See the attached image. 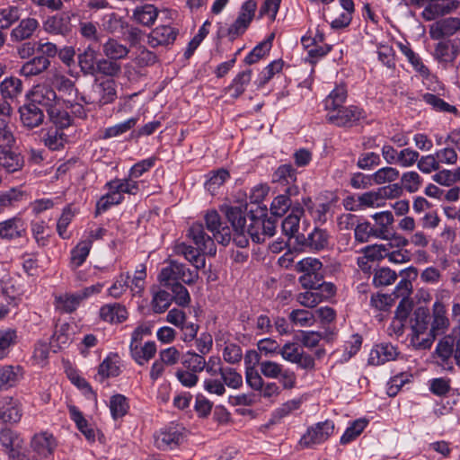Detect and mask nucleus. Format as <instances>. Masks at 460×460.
<instances>
[{
  "instance_id": "f257e3e1",
  "label": "nucleus",
  "mask_w": 460,
  "mask_h": 460,
  "mask_svg": "<svg viewBox=\"0 0 460 460\" xmlns=\"http://www.w3.org/2000/svg\"><path fill=\"white\" fill-rule=\"evenodd\" d=\"M188 235L196 247L181 243L176 245L175 252L184 256L195 268L203 269L206 265L204 255L214 256L217 252L216 240L213 235L206 233L200 223H194L190 227Z\"/></svg>"
},
{
  "instance_id": "f03ea898",
  "label": "nucleus",
  "mask_w": 460,
  "mask_h": 460,
  "mask_svg": "<svg viewBox=\"0 0 460 460\" xmlns=\"http://www.w3.org/2000/svg\"><path fill=\"white\" fill-rule=\"evenodd\" d=\"M34 101L47 109L51 125L42 128V140L50 150L58 149V109L57 93L53 86L44 84L37 86L34 93Z\"/></svg>"
},
{
  "instance_id": "7ed1b4c3",
  "label": "nucleus",
  "mask_w": 460,
  "mask_h": 460,
  "mask_svg": "<svg viewBox=\"0 0 460 460\" xmlns=\"http://www.w3.org/2000/svg\"><path fill=\"white\" fill-rule=\"evenodd\" d=\"M430 315L429 310L424 307L417 308L411 319V342L418 349H428L433 343L434 335L431 333L429 325Z\"/></svg>"
},
{
  "instance_id": "20e7f679",
  "label": "nucleus",
  "mask_w": 460,
  "mask_h": 460,
  "mask_svg": "<svg viewBox=\"0 0 460 460\" xmlns=\"http://www.w3.org/2000/svg\"><path fill=\"white\" fill-rule=\"evenodd\" d=\"M199 269L195 268L191 270L185 264L176 261H171L169 265L163 268L158 279L160 282L166 287L170 284L179 282L180 280L187 285L194 284L199 279Z\"/></svg>"
},
{
  "instance_id": "39448f33",
  "label": "nucleus",
  "mask_w": 460,
  "mask_h": 460,
  "mask_svg": "<svg viewBox=\"0 0 460 460\" xmlns=\"http://www.w3.org/2000/svg\"><path fill=\"white\" fill-rule=\"evenodd\" d=\"M260 372L267 378L279 379L283 389L290 390L296 385V376L295 372L284 368L283 365L276 361L262 360L260 363Z\"/></svg>"
},
{
  "instance_id": "423d86ee",
  "label": "nucleus",
  "mask_w": 460,
  "mask_h": 460,
  "mask_svg": "<svg viewBox=\"0 0 460 460\" xmlns=\"http://www.w3.org/2000/svg\"><path fill=\"white\" fill-rule=\"evenodd\" d=\"M334 423L326 420L310 426L299 440L301 447L310 448L325 442L334 432Z\"/></svg>"
},
{
  "instance_id": "0eeeda50",
  "label": "nucleus",
  "mask_w": 460,
  "mask_h": 460,
  "mask_svg": "<svg viewBox=\"0 0 460 460\" xmlns=\"http://www.w3.org/2000/svg\"><path fill=\"white\" fill-rule=\"evenodd\" d=\"M250 224L246 227L247 234L256 243H262L267 238L274 235L276 231L275 220L267 216L257 217L253 214L249 216Z\"/></svg>"
},
{
  "instance_id": "6e6552de",
  "label": "nucleus",
  "mask_w": 460,
  "mask_h": 460,
  "mask_svg": "<svg viewBox=\"0 0 460 460\" xmlns=\"http://www.w3.org/2000/svg\"><path fill=\"white\" fill-rule=\"evenodd\" d=\"M279 354L288 362L297 365L305 370H314L315 367L314 358L305 353L303 348L296 342H287L280 347Z\"/></svg>"
},
{
  "instance_id": "1a4fd4ad",
  "label": "nucleus",
  "mask_w": 460,
  "mask_h": 460,
  "mask_svg": "<svg viewBox=\"0 0 460 460\" xmlns=\"http://www.w3.org/2000/svg\"><path fill=\"white\" fill-rule=\"evenodd\" d=\"M372 218L376 222L375 237L382 240H392L397 241V244L401 246H406L409 243V240L406 238L396 235L391 231V226L394 223V216L390 211H383L376 213L372 216Z\"/></svg>"
},
{
  "instance_id": "9d476101",
  "label": "nucleus",
  "mask_w": 460,
  "mask_h": 460,
  "mask_svg": "<svg viewBox=\"0 0 460 460\" xmlns=\"http://www.w3.org/2000/svg\"><path fill=\"white\" fill-rule=\"evenodd\" d=\"M257 3L254 0H247L242 4L236 20L227 30L230 40L244 33L255 15Z\"/></svg>"
},
{
  "instance_id": "9b49d317",
  "label": "nucleus",
  "mask_w": 460,
  "mask_h": 460,
  "mask_svg": "<svg viewBox=\"0 0 460 460\" xmlns=\"http://www.w3.org/2000/svg\"><path fill=\"white\" fill-rule=\"evenodd\" d=\"M436 352L443 361L453 356L456 365L460 367V327L454 328L450 334L438 343Z\"/></svg>"
},
{
  "instance_id": "f8f14e48",
  "label": "nucleus",
  "mask_w": 460,
  "mask_h": 460,
  "mask_svg": "<svg viewBox=\"0 0 460 460\" xmlns=\"http://www.w3.org/2000/svg\"><path fill=\"white\" fill-rule=\"evenodd\" d=\"M116 98L117 85L115 81L106 79L93 85L92 92L88 95V102L103 106L113 102Z\"/></svg>"
},
{
  "instance_id": "ddd939ff",
  "label": "nucleus",
  "mask_w": 460,
  "mask_h": 460,
  "mask_svg": "<svg viewBox=\"0 0 460 460\" xmlns=\"http://www.w3.org/2000/svg\"><path fill=\"white\" fill-rule=\"evenodd\" d=\"M364 117L361 109L356 106L341 107L334 112L328 113L327 119L338 127H351Z\"/></svg>"
},
{
  "instance_id": "4468645a",
  "label": "nucleus",
  "mask_w": 460,
  "mask_h": 460,
  "mask_svg": "<svg viewBox=\"0 0 460 460\" xmlns=\"http://www.w3.org/2000/svg\"><path fill=\"white\" fill-rule=\"evenodd\" d=\"M206 228L214 236L215 240L223 245H227L231 239V231L228 226H222L220 216L216 210L208 211L205 216Z\"/></svg>"
},
{
  "instance_id": "2eb2a0df",
  "label": "nucleus",
  "mask_w": 460,
  "mask_h": 460,
  "mask_svg": "<svg viewBox=\"0 0 460 460\" xmlns=\"http://www.w3.org/2000/svg\"><path fill=\"white\" fill-rule=\"evenodd\" d=\"M22 416L21 402L12 396H4L0 399V422L15 424Z\"/></svg>"
},
{
  "instance_id": "dca6fc26",
  "label": "nucleus",
  "mask_w": 460,
  "mask_h": 460,
  "mask_svg": "<svg viewBox=\"0 0 460 460\" xmlns=\"http://www.w3.org/2000/svg\"><path fill=\"white\" fill-rule=\"evenodd\" d=\"M273 181L284 188L288 195H297L298 187L296 185V172L291 164L280 165L273 173Z\"/></svg>"
},
{
  "instance_id": "f3484780",
  "label": "nucleus",
  "mask_w": 460,
  "mask_h": 460,
  "mask_svg": "<svg viewBox=\"0 0 460 460\" xmlns=\"http://www.w3.org/2000/svg\"><path fill=\"white\" fill-rule=\"evenodd\" d=\"M460 31V19L448 17L436 21L429 26V35L432 40H441L450 37Z\"/></svg>"
},
{
  "instance_id": "a211bd4d",
  "label": "nucleus",
  "mask_w": 460,
  "mask_h": 460,
  "mask_svg": "<svg viewBox=\"0 0 460 460\" xmlns=\"http://www.w3.org/2000/svg\"><path fill=\"white\" fill-rule=\"evenodd\" d=\"M459 2L456 0H430L424 7L422 17L426 21H432L458 8Z\"/></svg>"
},
{
  "instance_id": "6ab92c4d",
  "label": "nucleus",
  "mask_w": 460,
  "mask_h": 460,
  "mask_svg": "<svg viewBox=\"0 0 460 460\" xmlns=\"http://www.w3.org/2000/svg\"><path fill=\"white\" fill-rule=\"evenodd\" d=\"M0 444L10 458L19 460L23 440L16 431L3 429L0 432Z\"/></svg>"
},
{
  "instance_id": "aec40b11",
  "label": "nucleus",
  "mask_w": 460,
  "mask_h": 460,
  "mask_svg": "<svg viewBox=\"0 0 460 460\" xmlns=\"http://www.w3.org/2000/svg\"><path fill=\"white\" fill-rule=\"evenodd\" d=\"M330 235L324 229L315 227L312 233L305 238L303 234L296 236V242L305 248L313 251H321L329 244Z\"/></svg>"
},
{
  "instance_id": "412c9836",
  "label": "nucleus",
  "mask_w": 460,
  "mask_h": 460,
  "mask_svg": "<svg viewBox=\"0 0 460 460\" xmlns=\"http://www.w3.org/2000/svg\"><path fill=\"white\" fill-rule=\"evenodd\" d=\"M182 440V433L178 427L161 429L155 435V445L160 450L172 449Z\"/></svg>"
},
{
  "instance_id": "4be33fe9",
  "label": "nucleus",
  "mask_w": 460,
  "mask_h": 460,
  "mask_svg": "<svg viewBox=\"0 0 460 460\" xmlns=\"http://www.w3.org/2000/svg\"><path fill=\"white\" fill-rule=\"evenodd\" d=\"M177 34L178 31L171 26H158L148 35V44L152 48L172 44L176 40Z\"/></svg>"
},
{
  "instance_id": "5701e85b",
  "label": "nucleus",
  "mask_w": 460,
  "mask_h": 460,
  "mask_svg": "<svg viewBox=\"0 0 460 460\" xmlns=\"http://www.w3.org/2000/svg\"><path fill=\"white\" fill-rule=\"evenodd\" d=\"M398 355L397 349L391 343L376 345L369 353L368 363L373 366L383 365L394 360Z\"/></svg>"
},
{
  "instance_id": "b1692460",
  "label": "nucleus",
  "mask_w": 460,
  "mask_h": 460,
  "mask_svg": "<svg viewBox=\"0 0 460 460\" xmlns=\"http://www.w3.org/2000/svg\"><path fill=\"white\" fill-rule=\"evenodd\" d=\"M22 376L19 366L4 365L0 367V392L14 387Z\"/></svg>"
},
{
  "instance_id": "393cba45",
  "label": "nucleus",
  "mask_w": 460,
  "mask_h": 460,
  "mask_svg": "<svg viewBox=\"0 0 460 460\" xmlns=\"http://www.w3.org/2000/svg\"><path fill=\"white\" fill-rule=\"evenodd\" d=\"M32 449L41 457L53 455L55 448V438L48 432H41L33 437L31 440Z\"/></svg>"
},
{
  "instance_id": "a878e982",
  "label": "nucleus",
  "mask_w": 460,
  "mask_h": 460,
  "mask_svg": "<svg viewBox=\"0 0 460 460\" xmlns=\"http://www.w3.org/2000/svg\"><path fill=\"white\" fill-rule=\"evenodd\" d=\"M100 317L111 323H119L128 318V312L126 307L119 303L107 304L101 307Z\"/></svg>"
},
{
  "instance_id": "bb28decb",
  "label": "nucleus",
  "mask_w": 460,
  "mask_h": 460,
  "mask_svg": "<svg viewBox=\"0 0 460 460\" xmlns=\"http://www.w3.org/2000/svg\"><path fill=\"white\" fill-rule=\"evenodd\" d=\"M157 16V8L154 4H145L134 9L131 19L143 26L149 27L154 24Z\"/></svg>"
},
{
  "instance_id": "cd10ccee",
  "label": "nucleus",
  "mask_w": 460,
  "mask_h": 460,
  "mask_svg": "<svg viewBox=\"0 0 460 460\" xmlns=\"http://www.w3.org/2000/svg\"><path fill=\"white\" fill-rule=\"evenodd\" d=\"M102 51L104 57L115 60L124 59L130 52L129 47L120 43L115 38H109L102 45Z\"/></svg>"
},
{
  "instance_id": "c85d7f7f",
  "label": "nucleus",
  "mask_w": 460,
  "mask_h": 460,
  "mask_svg": "<svg viewBox=\"0 0 460 460\" xmlns=\"http://www.w3.org/2000/svg\"><path fill=\"white\" fill-rule=\"evenodd\" d=\"M458 52L453 41L441 40L435 46L433 56L440 63H451L456 58Z\"/></svg>"
},
{
  "instance_id": "c756f323",
  "label": "nucleus",
  "mask_w": 460,
  "mask_h": 460,
  "mask_svg": "<svg viewBox=\"0 0 460 460\" xmlns=\"http://www.w3.org/2000/svg\"><path fill=\"white\" fill-rule=\"evenodd\" d=\"M23 164V159L19 154L11 151V148H1L0 166L4 168L6 172L12 173L20 171Z\"/></svg>"
},
{
  "instance_id": "7c9ffc66",
  "label": "nucleus",
  "mask_w": 460,
  "mask_h": 460,
  "mask_svg": "<svg viewBox=\"0 0 460 460\" xmlns=\"http://www.w3.org/2000/svg\"><path fill=\"white\" fill-rule=\"evenodd\" d=\"M20 116L22 124L28 128L39 126L43 119L41 110L35 103H28L20 108Z\"/></svg>"
},
{
  "instance_id": "2f4dec72",
  "label": "nucleus",
  "mask_w": 460,
  "mask_h": 460,
  "mask_svg": "<svg viewBox=\"0 0 460 460\" xmlns=\"http://www.w3.org/2000/svg\"><path fill=\"white\" fill-rule=\"evenodd\" d=\"M401 275H405L406 278L401 279L396 285L394 295L396 297H402V300H406L412 290L411 281L408 279H415L418 276V270L415 267H409L400 272Z\"/></svg>"
},
{
  "instance_id": "473e14b6",
  "label": "nucleus",
  "mask_w": 460,
  "mask_h": 460,
  "mask_svg": "<svg viewBox=\"0 0 460 460\" xmlns=\"http://www.w3.org/2000/svg\"><path fill=\"white\" fill-rule=\"evenodd\" d=\"M304 208L295 207L291 213L282 221V231L288 238L296 237L299 228L300 218L304 214Z\"/></svg>"
},
{
  "instance_id": "72a5a7b5",
  "label": "nucleus",
  "mask_w": 460,
  "mask_h": 460,
  "mask_svg": "<svg viewBox=\"0 0 460 460\" xmlns=\"http://www.w3.org/2000/svg\"><path fill=\"white\" fill-rule=\"evenodd\" d=\"M446 314L445 305L440 302H436L433 305V321L430 327V332L434 337L448 327L449 320Z\"/></svg>"
},
{
  "instance_id": "f704fd0d",
  "label": "nucleus",
  "mask_w": 460,
  "mask_h": 460,
  "mask_svg": "<svg viewBox=\"0 0 460 460\" xmlns=\"http://www.w3.org/2000/svg\"><path fill=\"white\" fill-rule=\"evenodd\" d=\"M252 79V70L247 69L245 71L238 73L233 79L230 85L226 88V92L229 93L230 95L236 99L242 95L246 86L250 84Z\"/></svg>"
},
{
  "instance_id": "c9c22d12",
  "label": "nucleus",
  "mask_w": 460,
  "mask_h": 460,
  "mask_svg": "<svg viewBox=\"0 0 460 460\" xmlns=\"http://www.w3.org/2000/svg\"><path fill=\"white\" fill-rule=\"evenodd\" d=\"M385 199L379 188L376 190L365 192L358 197L356 208H350V210H358L366 208H379L385 205Z\"/></svg>"
},
{
  "instance_id": "e433bc0d",
  "label": "nucleus",
  "mask_w": 460,
  "mask_h": 460,
  "mask_svg": "<svg viewBox=\"0 0 460 460\" xmlns=\"http://www.w3.org/2000/svg\"><path fill=\"white\" fill-rule=\"evenodd\" d=\"M38 22L34 18H26L13 29L11 37L15 41H22L30 38L38 28Z\"/></svg>"
},
{
  "instance_id": "4c0bfd02",
  "label": "nucleus",
  "mask_w": 460,
  "mask_h": 460,
  "mask_svg": "<svg viewBox=\"0 0 460 460\" xmlns=\"http://www.w3.org/2000/svg\"><path fill=\"white\" fill-rule=\"evenodd\" d=\"M132 358L138 365H144L156 353V345L154 341L146 342L144 346L138 345L129 346Z\"/></svg>"
},
{
  "instance_id": "58836bf2",
  "label": "nucleus",
  "mask_w": 460,
  "mask_h": 460,
  "mask_svg": "<svg viewBox=\"0 0 460 460\" xmlns=\"http://www.w3.org/2000/svg\"><path fill=\"white\" fill-rule=\"evenodd\" d=\"M24 232L21 219L13 217L0 222V238L14 239L21 237Z\"/></svg>"
},
{
  "instance_id": "ea45409f",
  "label": "nucleus",
  "mask_w": 460,
  "mask_h": 460,
  "mask_svg": "<svg viewBox=\"0 0 460 460\" xmlns=\"http://www.w3.org/2000/svg\"><path fill=\"white\" fill-rule=\"evenodd\" d=\"M22 92V82L17 77H7L0 84V93L4 99L13 100L21 95Z\"/></svg>"
},
{
  "instance_id": "a19ab883",
  "label": "nucleus",
  "mask_w": 460,
  "mask_h": 460,
  "mask_svg": "<svg viewBox=\"0 0 460 460\" xmlns=\"http://www.w3.org/2000/svg\"><path fill=\"white\" fill-rule=\"evenodd\" d=\"M303 203L314 222L324 224L327 221V213L330 209L329 204H314L310 198L303 199Z\"/></svg>"
},
{
  "instance_id": "79ce46f5",
  "label": "nucleus",
  "mask_w": 460,
  "mask_h": 460,
  "mask_svg": "<svg viewBox=\"0 0 460 460\" xmlns=\"http://www.w3.org/2000/svg\"><path fill=\"white\" fill-rule=\"evenodd\" d=\"M347 98V90L343 85L336 86L324 100V106L329 113L342 107Z\"/></svg>"
},
{
  "instance_id": "37998d69",
  "label": "nucleus",
  "mask_w": 460,
  "mask_h": 460,
  "mask_svg": "<svg viewBox=\"0 0 460 460\" xmlns=\"http://www.w3.org/2000/svg\"><path fill=\"white\" fill-rule=\"evenodd\" d=\"M396 279V272L389 267H378L373 270V285L376 288L392 285Z\"/></svg>"
},
{
  "instance_id": "c03bdc74",
  "label": "nucleus",
  "mask_w": 460,
  "mask_h": 460,
  "mask_svg": "<svg viewBox=\"0 0 460 460\" xmlns=\"http://www.w3.org/2000/svg\"><path fill=\"white\" fill-rule=\"evenodd\" d=\"M181 364L186 369L195 373L203 371L206 367V359L204 355L193 351H188L181 358Z\"/></svg>"
},
{
  "instance_id": "a18cd8bd",
  "label": "nucleus",
  "mask_w": 460,
  "mask_h": 460,
  "mask_svg": "<svg viewBox=\"0 0 460 460\" xmlns=\"http://www.w3.org/2000/svg\"><path fill=\"white\" fill-rule=\"evenodd\" d=\"M225 213L234 231H243L246 226V217L241 207H226Z\"/></svg>"
},
{
  "instance_id": "49530a36",
  "label": "nucleus",
  "mask_w": 460,
  "mask_h": 460,
  "mask_svg": "<svg viewBox=\"0 0 460 460\" xmlns=\"http://www.w3.org/2000/svg\"><path fill=\"white\" fill-rule=\"evenodd\" d=\"M102 25L106 32L114 34L120 30H124L127 26V22L118 13H110L103 15Z\"/></svg>"
},
{
  "instance_id": "de8ad7c7",
  "label": "nucleus",
  "mask_w": 460,
  "mask_h": 460,
  "mask_svg": "<svg viewBox=\"0 0 460 460\" xmlns=\"http://www.w3.org/2000/svg\"><path fill=\"white\" fill-rule=\"evenodd\" d=\"M97 52L92 47H88L78 57V64L84 74L94 75L96 73Z\"/></svg>"
},
{
  "instance_id": "09e8293b",
  "label": "nucleus",
  "mask_w": 460,
  "mask_h": 460,
  "mask_svg": "<svg viewBox=\"0 0 460 460\" xmlns=\"http://www.w3.org/2000/svg\"><path fill=\"white\" fill-rule=\"evenodd\" d=\"M367 424L368 420L365 418L354 420L341 437V444L346 445L356 439L363 432Z\"/></svg>"
},
{
  "instance_id": "8fccbe9b",
  "label": "nucleus",
  "mask_w": 460,
  "mask_h": 460,
  "mask_svg": "<svg viewBox=\"0 0 460 460\" xmlns=\"http://www.w3.org/2000/svg\"><path fill=\"white\" fill-rule=\"evenodd\" d=\"M274 35L271 34L268 40L259 43L246 56L244 63L252 65L257 63L260 59L264 58L270 50L272 46V40Z\"/></svg>"
},
{
  "instance_id": "3c124183",
  "label": "nucleus",
  "mask_w": 460,
  "mask_h": 460,
  "mask_svg": "<svg viewBox=\"0 0 460 460\" xmlns=\"http://www.w3.org/2000/svg\"><path fill=\"white\" fill-rule=\"evenodd\" d=\"M49 65V61L47 58L37 57L22 66L21 74L27 77L36 75L44 71Z\"/></svg>"
},
{
  "instance_id": "603ef678",
  "label": "nucleus",
  "mask_w": 460,
  "mask_h": 460,
  "mask_svg": "<svg viewBox=\"0 0 460 460\" xmlns=\"http://www.w3.org/2000/svg\"><path fill=\"white\" fill-rule=\"evenodd\" d=\"M120 72L121 66L115 59L105 57V58H101L96 62V73L114 77L119 75Z\"/></svg>"
},
{
  "instance_id": "864d4df0",
  "label": "nucleus",
  "mask_w": 460,
  "mask_h": 460,
  "mask_svg": "<svg viewBox=\"0 0 460 460\" xmlns=\"http://www.w3.org/2000/svg\"><path fill=\"white\" fill-rule=\"evenodd\" d=\"M129 409L128 399L122 394L112 395L110 399V410L114 420L125 416Z\"/></svg>"
},
{
  "instance_id": "5fc2aeb1",
  "label": "nucleus",
  "mask_w": 460,
  "mask_h": 460,
  "mask_svg": "<svg viewBox=\"0 0 460 460\" xmlns=\"http://www.w3.org/2000/svg\"><path fill=\"white\" fill-rule=\"evenodd\" d=\"M92 240H84L80 242L71 252V263L75 267L81 266L86 260L91 247Z\"/></svg>"
},
{
  "instance_id": "6e6d98bb",
  "label": "nucleus",
  "mask_w": 460,
  "mask_h": 460,
  "mask_svg": "<svg viewBox=\"0 0 460 460\" xmlns=\"http://www.w3.org/2000/svg\"><path fill=\"white\" fill-rule=\"evenodd\" d=\"M119 375V367L116 362L110 358H106L99 366L98 373L95 379L99 382H103L105 379L114 377Z\"/></svg>"
},
{
  "instance_id": "4d7b16f0",
  "label": "nucleus",
  "mask_w": 460,
  "mask_h": 460,
  "mask_svg": "<svg viewBox=\"0 0 460 460\" xmlns=\"http://www.w3.org/2000/svg\"><path fill=\"white\" fill-rule=\"evenodd\" d=\"M423 101L431 106V108L436 111L440 112H448V113H456L457 111L456 108L438 96L427 93L422 95Z\"/></svg>"
},
{
  "instance_id": "13d9d810",
  "label": "nucleus",
  "mask_w": 460,
  "mask_h": 460,
  "mask_svg": "<svg viewBox=\"0 0 460 460\" xmlns=\"http://www.w3.org/2000/svg\"><path fill=\"white\" fill-rule=\"evenodd\" d=\"M17 340L16 332L13 329L0 330V359L6 358L10 349Z\"/></svg>"
},
{
  "instance_id": "bf43d9fd",
  "label": "nucleus",
  "mask_w": 460,
  "mask_h": 460,
  "mask_svg": "<svg viewBox=\"0 0 460 460\" xmlns=\"http://www.w3.org/2000/svg\"><path fill=\"white\" fill-rule=\"evenodd\" d=\"M288 318L293 324L300 327H310L315 322L314 314L304 309L291 311Z\"/></svg>"
},
{
  "instance_id": "052dcab7",
  "label": "nucleus",
  "mask_w": 460,
  "mask_h": 460,
  "mask_svg": "<svg viewBox=\"0 0 460 460\" xmlns=\"http://www.w3.org/2000/svg\"><path fill=\"white\" fill-rule=\"evenodd\" d=\"M221 379L225 386L232 389H239L243 386V376L234 368L225 367L220 373Z\"/></svg>"
},
{
  "instance_id": "680f3d73",
  "label": "nucleus",
  "mask_w": 460,
  "mask_h": 460,
  "mask_svg": "<svg viewBox=\"0 0 460 460\" xmlns=\"http://www.w3.org/2000/svg\"><path fill=\"white\" fill-rule=\"evenodd\" d=\"M138 121L137 117L130 118L121 123L107 128L104 131L103 137L111 138L120 136L133 128Z\"/></svg>"
},
{
  "instance_id": "e2e57ef3",
  "label": "nucleus",
  "mask_w": 460,
  "mask_h": 460,
  "mask_svg": "<svg viewBox=\"0 0 460 460\" xmlns=\"http://www.w3.org/2000/svg\"><path fill=\"white\" fill-rule=\"evenodd\" d=\"M107 185L109 190H115L121 195L122 193L136 195L139 189L138 183L132 179L115 180L108 182Z\"/></svg>"
},
{
  "instance_id": "0e129e2a",
  "label": "nucleus",
  "mask_w": 460,
  "mask_h": 460,
  "mask_svg": "<svg viewBox=\"0 0 460 460\" xmlns=\"http://www.w3.org/2000/svg\"><path fill=\"white\" fill-rule=\"evenodd\" d=\"M388 246L392 243L367 245L361 249V252L371 261H379L388 255Z\"/></svg>"
},
{
  "instance_id": "69168bd1",
  "label": "nucleus",
  "mask_w": 460,
  "mask_h": 460,
  "mask_svg": "<svg viewBox=\"0 0 460 460\" xmlns=\"http://www.w3.org/2000/svg\"><path fill=\"white\" fill-rule=\"evenodd\" d=\"M172 301V296L165 290H159L154 294L152 308L156 314L165 312Z\"/></svg>"
},
{
  "instance_id": "338daca9",
  "label": "nucleus",
  "mask_w": 460,
  "mask_h": 460,
  "mask_svg": "<svg viewBox=\"0 0 460 460\" xmlns=\"http://www.w3.org/2000/svg\"><path fill=\"white\" fill-rule=\"evenodd\" d=\"M123 200V196L115 190H110V192L102 197L96 204V214L106 211L111 206L119 204Z\"/></svg>"
},
{
  "instance_id": "774afa93",
  "label": "nucleus",
  "mask_w": 460,
  "mask_h": 460,
  "mask_svg": "<svg viewBox=\"0 0 460 460\" xmlns=\"http://www.w3.org/2000/svg\"><path fill=\"white\" fill-rule=\"evenodd\" d=\"M229 176H230V174H229L228 171L221 168V169L212 172V175L206 181L205 187L211 194H214L215 191L221 185H223V183L229 178Z\"/></svg>"
}]
</instances>
